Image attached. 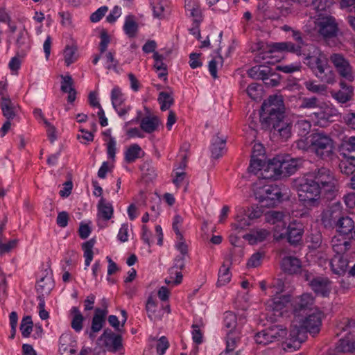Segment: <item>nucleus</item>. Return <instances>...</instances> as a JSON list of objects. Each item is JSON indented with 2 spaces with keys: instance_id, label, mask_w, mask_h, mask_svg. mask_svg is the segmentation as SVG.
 <instances>
[{
  "instance_id": "obj_1",
  "label": "nucleus",
  "mask_w": 355,
  "mask_h": 355,
  "mask_svg": "<svg viewBox=\"0 0 355 355\" xmlns=\"http://www.w3.org/2000/svg\"><path fill=\"white\" fill-rule=\"evenodd\" d=\"M338 180L327 168H317L304 175L298 187L300 200L307 202H316L321 195L331 200L338 191Z\"/></svg>"
},
{
  "instance_id": "obj_2",
  "label": "nucleus",
  "mask_w": 355,
  "mask_h": 355,
  "mask_svg": "<svg viewBox=\"0 0 355 355\" xmlns=\"http://www.w3.org/2000/svg\"><path fill=\"white\" fill-rule=\"evenodd\" d=\"M322 324V312L314 311L297 318H293L289 331V338L284 341L285 350H296L306 338V333L318 334Z\"/></svg>"
},
{
  "instance_id": "obj_3",
  "label": "nucleus",
  "mask_w": 355,
  "mask_h": 355,
  "mask_svg": "<svg viewBox=\"0 0 355 355\" xmlns=\"http://www.w3.org/2000/svg\"><path fill=\"white\" fill-rule=\"evenodd\" d=\"M306 46L307 55L304 58L303 62L321 81L328 84L334 83V73L328 65L326 55L315 45Z\"/></svg>"
},
{
  "instance_id": "obj_4",
  "label": "nucleus",
  "mask_w": 355,
  "mask_h": 355,
  "mask_svg": "<svg viewBox=\"0 0 355 355\" xmlns=\"http://www.w3.org/2000/svg\"><path fill=\"white\" fill-rule=\"evenodd\" d=\"M234 219L236 222L264 220L266 222H280L287 219L288 215L280 211H266L262 206L236 207Z\"/></svg>"
},
{
  "instance_id": "obj_5",
  "label": "nucleus",
  "mask_w": 355,
  "mask_h": 355,
  "mask_svg": "<svg viewBox=\"0 0 355 355\" xmlns=\"http://www.w3.org/2000/svg\"><path fill=\"white\" fill-rule=\"evenodd\" d=\"M284 104L281 95L270 96L261 105L260 122L261 128L267 130L270 128V121L284 116Z\"/></svg>"
},
{
  "instance_id": "obj_6",
  "label": "nucleus",
  "mask_w": 355,
  "mask_h": 355,
  "mask_svg": "<svg viewBox=\"0 0 355 355\" xmlns=\"http://www.w3.org/2000/svg\"><path fill=\"white\" fill-rule=\"evenodd\" d=\"M255 198L266 207H273L281 202L282 192L279 187L273 184H263L261 182L253 184Z\"/></svg>"
},
{
  "instance_id": "obj_7",
  "label": "nucleus",
  "mask_w": 355,
  "mask_h": 355,
  "mask_svg": "<svg viewBox=\"0 0 355 355\" xmlns=\"http://www.w3.org/2000/svg\"><path fill=\"white\" fill-rule=\"evenodd\" d=\"M310 148L318 157L327 159L334 154V141L324 132L313 133L310 136Z\"/></svg>"
},
{
  "instance_id": "obj_8",
  "label": "nucleus",
  "mask_w": 355,
  "mask_h": 355,
  "mask_svg": "<svg viewBox=\"0 0 355 355\" xmlns=\"http://www.w3.org/2000/svg\"><path fill=\"white\" fill-rule=\"evenodd\" d=\"M329 59L340 77L349 82L354 81L355 71L349 60L343 54L334 53L330 55Z\"/></svg>"
},
{
  "instance_id": "obj_9",
  "label": "nucleus",
  "mask_w": 355,
  "mask_h": 355,
  "mask_svg": "<svg viewBox=\"0 0 355 355\" xmlns=\"http://www.w3.org/2000/svg\"><path fill=\"white\" fill-rule=\"evenodd\" d=\"M313 23L317 32L324 38H331L336 36L338 31L336 19L331 15L319 14Z\"/></svg>"
},
{
  "instance_id": "obj_10",
  "label": "nucleus",
  "mask_w": 355,
  "mask_h": 355,
  "mask_svg": "<svg viewBox=\"0 0 355 355\" xmlns=\"http://www.w3.org/2000/svg\"><path fill=\"white\" fill-rule=\"evenodd\" d=\"M284 224L282 223L281 226L277 225L275 228L274 239L279 241L286 237L291 244H295L300 241L302 237L303 229L297 226L298 223H289L287 227L284 226Z\"/></svg>"
},
{
  "instance_id": "obj_11",
  "label": "nucleus",
  "mask_w": 355,
  "mask_h": 355,
  "mask_svg": "<svg viewBox=\"0 0 355 355\" xmlns=\"http://www.w3.org/2000/svg\"><path fill=\"white\" fill-rule=\"evenodd\" d=\"M322 222H343L354 219L345 211L340 202H335L326 207L321 214Z\"/></svg>"
},
{
  "instance_id": "obj_12",
  "label": "nucleus",
  "mask_w": 355,
  "mask_h": 355,
  "mask_svg": "<svg viewBox=\"0 0 355 355\" xmlns=\"http://www.w3.org/2000/svg\"><path fill=\"white\" fill-rule=\"evenodd\" d=\"M310 44H301L297 43V44L291 42H276L273 43L271 45V49L270 53L273 51L277 52H291L296 54L297 55H304L306 57L307 55V49L306 46H309Z\"/></svg>"
},
{
  "instance_id": "obj_13",
  "label": "nucleus",
  "mask_w": 355,
  "mask_h": 355,
  "mask_svg": "<svg viewBox=\"0 0 355 355\" xmlns=\"http://www.w3.org/2000/svg\"><path fill=\"white\" fill-rule=\"evenodd\" d=\"M313 297L309 293H304L298 297L294 305V318L307 315L308 313L314 311L315 307H313Z\"/></svg>"
},
{
  "instance_id": "obj_14",
  "label": "nucleus",
  "mask_w": 355,
  "mask_h": 355,
  "mask_svg": "<svg viewBox=\"0 0 355 355\" xmlns=\"http://www.w3.org/2000/svg\"><path fill=\"white\" fill-rule=\"evenodd\" d=\"M99 340L103 342L106 349L112 352H118L123 347L121 336L109 329L104 330Z\"/></svg>"
},
{
  "instance_id": "obj_15",
  "label": "nucleus",
  "mask_w": 355,
  "mask_h": 355,
  "mask_svg": "<svg viewBox=\"0 0 355 355\" xmlns=\"http://www.w3.org/2000/svg\"><path fill=\"white\" fill-rule=\"evenodd\" d=\"M280 171L282 176H289L295 173L301 165V159H295L290 155H277Z\"/></svg>"
},
{
  "instance_id": "obj_16",
  "label": "nucleus",
  "mask_w": 355,
  "mask_h": 355,
  "mask_svg": "<svg viewBox=\"0 0 355 355\" xmlns=\"http://www.w3.org/2000/svg\"><path fill=\"white\" fill-rule=\"evenodd\" d=\"M273 130V134L279 136L283 141L287 140L291 136V125L285 119H277L270 121V128Z\"/></svg>"
},
{
  "instance_id": "obj_17",
  "label": "nucleus",
  "mask_w": 355,
  "mask_h": 355,
  "mask_svg": "<svg viewBox=\"0 0 355 355\" xmlns=\"http://www.w3.org/2000/svg\"><path fill=\"white\" fill-rule=\"evenodd\" d=\"M282 175V171H280L277 156L270 159L266 165L263 166L262 170L261 171V175L263 179L276 180L281 177Z\"/></svg>"
},
{
  "instance_id": "obj_18",
  "label": "nucleus",
  "mask_w": 355,
  "mask_h": 355,
  "mask_svg": "<svg viewBox=\"0 0 355 355\" xmlns=\"http://www.w3.org/2000/svg\"><path fill=\"white\" fill-rule=\"evenodd\" d=\"M313 291L322 296H327L330 292V282L327 277H312L309 283Z\"/></svg>"
},
{
  "instance_id": "obj_19",
  "label": "nucleus",
  "mask_w": 355,
  "mask_h": 355,
  "mask_svg": "<svg viewBox=\"0 0 355 355\" xmlns=\"http://www.w3.org/2000/svg\"><path fill=\"white\" fill-rule=\"evenodd\" d=\"M344 338L339 340L334 351L338 353H348L355 351V334H350L349 331Z\"/></svg>"
},
{
  "instance_id": "obj_20",
  "label": "nucleus",
  "mask_w": 355,
  "mask_h": 355,
  "mask_svg": "<svg viewBox=\"0 0 355 355\" xmlns=\"http://www.w3.org/2000/svg\"><path fill=\"white\" fill-rule=\"evenodd\" d=\"M226 139L219 137L218 134L214 137L211 144V157L214 159H218L226 152L225 149Z\"/></svg>"
},
{
  "instance_id": "obj_21",
  "label": "nucleus",
  "mask_w": 355,
  "mask_h": 355,
  "mask_svg": "<svg viewBox=\"0 0 355 355\" xmlns=\"http://www.w3.org/2000/svg\"><path fill=\"white\" fill-rule=\"evenodd\" d=\"M330 264L334 273L343 275L347 271L348 259L347 256L334 255L331 260Z\"/></svg>"
},
{
  "instance_id": "obj_22",
  "label": "nucleus",
  "mask_w": 355,
  "mask_h": 355,
  "mask_svg": "<svg viewBox=\"0 0 355 355\" xmlns=\"http://www.w3.org/2000/svg\"><path fill=\"white\" fill-rule=\"evenodd\" d=\"M270 235V232L266 229L252 230L248 234H245L243 238L248 241L251 245L265 241Z\"/></svg>"
},
{
  "instance_id": "obj_23",
  "label": "nucleus",
  "mask_w": 355,
  "mask_h": 355,
  "mask_svg": "<svg viewBox=\"0 0 355 355\" xmlns=\"http://www.w3.org/2000/svg\"><path fill=\"white\" fill-rule=\"evenodd\" d=\"M341 89L336 92L333 96L340 103H345L352 100L354 89L351 85H347L343 81L340 83Z\"/></svg>"
},
{
  "instance_id": "obj_24",
  "label": "nucleus",
  "mask_w": 355,
  "mask_h": 355,
  "mask_svg": "<svg viewBox=\"0 0 355 355\" xmlns=\"http://www.w3.org/2000/svg\"><path fill=\"white\" fill-rule=\"evenodd\" d=\"M282 270L288 274H295L301 270L300 261L293 257H286L282 260Z\"/></svg>"
},
{
  "instance_id": "obj_25",
  "label": "nucleus",
  "mask_w": 355,
  "mask_h": 355,
  "mask_svg": "<svg viewBox=\"0 0 355 355\" xmlns=\"http://www.w3.org/2000/svg\"><path fill=\"white\" fill-rule=\"evenodd\" d=\"M184 256H177L174 260L173 266L169 268V274L171 278H173V275L175 276V279L173 282L174 284H179L182 280V274L181 271H178V269L182 270L184 268Z\"/></svg>"
},
{
  "instance_id": "obj_26",
  "label": "nucleus",
  "mask_w": 355,
  "mask_h": 355,
  "mask_svg": "<svg viewBox=\"0 0 355 355\" xmlns=\"http://www.w3.org/2000/svg\"><path fill=\"white\" fill-rule=\"evenodd\" d=\"M0 106L3 115L6 119H13L15 117L17 114L16 107L10 97L3 96L0 100Z\"/></svg>"
},
{
  "instance_id": "obj_27",
  "label": "nucleus",
  "mask_w": 355,
  "mask_h": 355,
  "mask_svg": "<svg viewBox=\"0 0 355 355\" xmlns=\"http://www.w3.org/2000/svg\"><path fill=\"white\" fill-rule=\"evenodd\" d=\"M107 313V311L106 308L105 309L99 308H96L95 309V314L93 316L91 327L92 332H98L102 329L103 324L105 322V316Z\"/></svg>"
},
{
  "instance_id": "obj_28",
  "label": "nucleus",
  "mask_w": 355,
  "mask_h": 355,
  "mask_svg": "<svg viewBox=\"0 0 355 355\" xmlns=\"http://www.w3.org/2000/svg\"><path fill=\"white\" fill-rule=\"evenodd\" d=\"M113 215V207L112 204L101 198L98 204V216L103 220L111 219Z\"/></svg>"
},
{
  "instance_id": "obj_29",
  "label": "nucleus",
  "mask_w": 355,
  "mask_h": 355,
  "mask_svg": "<svg viewBox=\"0 0 355 355\" xmlns=\"http://www.w3.org/2000/svg\"><path fill=\"white\" fill-rule=\"evenodd\" d=\"M185 9L193 18L194 22L200 23L202 21L201 10L197 0H185Z\"/></svg>"
},
{
  "instance_id": "obj_30",
  "label": "nucleus",
  "mask_w": 355,
  "mask_h": 355,
  "mask_svg": "<svg viewBox=\"0 0 355 355\" xmlns=\"http://www.w3.org/2000/svg\"><path fill=\"white\" fill-rule=\"evenodd\" d=\"M54 282L52 277L46 275L42 277L37 284L36 288L37 292L42 295H48L53 289Z\"/></svg>"
},
{
  "instance_id": "obj_31",
  "label": "nucleus",
  "mask_w": 355,
  "mask_h": 355,
  "mask_svg": "<svg viewBox=\"0 0 355 355\" xmlns=\"http://www.w3.org/2000/svg\"><path fill=\"white\" fill-rule=\"evenodd\" d=\"M173 230L177 235L178 242L175 247L180 251V255L185 257L188 254V246L184 241L183 232L181 231L178 223L173 224Z\"/></svg>"
},
{
  "instance_id": "obj_32",
  "label": "nucleus",
  "mask_w": 355,
  "mask_h": 355,
  "mask_svg": "<svg viewBox=\"0 0 355 355\" xmlns=\"http://www.w3.org/2000/svg\"><path fill=\"white\" fill-rule=\"evenodd\" d=\"M268 330L269 332L268 336L270 338H272V343L275 341L283 340L282 345L283 348L284 349V341H286V340L289 338V336L286 337L287 335L286 329H284L282 326H275L268 329Z\"/></svg>"
},
{
  "instance_id": "obj_33",
  "label": "nucleus",
  "mask_w": 355,
  "mask_h": 355,
  "mask_svg": "<svg viewBox=\"0 0 355 355\" xmlns=\"http://www.w3.org/2000/svg\"><path fill=\"white\" fill-rule=\"evenodd\" d=\"M159 124V120L157 116H146L141 121V128L146 133H152L155 131Z\"/></svg>"
},
{
  "instance_id": "obj_34",
  "label": "nucleus",
  "mask_w": 355,
  "mask_h": 355,
  "mask_svg": "<svg viewBox=\"0 0 355 355\" xmlns=\"http://www.w3.org/2000/svg\"><path fill=\"white\" fill-rule=\"evenodd\" d=\"M270 72V70L268 67L254 66L248 70V73L253 79L267 80Z\"/></svg>"
},
{
  "instance_id": "obj_35",
  "label": "nucleus",
  "mask_w": 355,
  "mask_h": 355,
  "mask_svg": "<svg viewBox=\"0 0 355 355\" xmlns=\"http://www.w3.org/2000/svg\"><path fill=\"white\" fill-rule=\"evenodd\" d=\"M336 232L340 235L355 240V223H335Z\"/></svg>"
},
{
  "instance_id": "obj_36",
  "label": "nucleus",
  "mask_w": 355,
  "mask_h": 355,
  "mask_svg": "<svg viewBox=\"0 0 355 355\" xmlns=\"http://www.w3.org/2000/svg\"><path fill=\"white\" fill-rule=\"evenodd\" d=\"M349 247L350 242L348 241H341L336 237L332 240V248L335 255L346 256L345 254Z\"/></svg>"
},
{
  "instance_id": "obj_37",
  "label": "nucleus",
  "mask_w": 355,
  "mask_h": 355,
  "mask_svg": "<svg viewBox=\"0 0 355 355\" xmlns=\"http://www.w3.org/2000/svg\"><path fill=\"white\" fill-rule=\"evenodd\" d=\"M143 153L141 147L138 144L131 145L125 152V159L128 163L134 162L137 159L141 157L140 154Z\"/></svg>"
},
{
  "instance_id": "obj_38",
  "label": "nucleus",
  "mask_w": 355,
  "mask_h": 355,
  "mask_svg": "<svg viewBox=\"0 0 355 355\" xmlns=\"http://www.w3.org/2000/svg\"><path fill=\"white\" fill-rule=\"evenodd\" d=\"M123 30L130 37L135 36L138 30V24L135 21L134 16L128 15L126 17L123 25Z\"/></svg>"
},
{
  "instance_id": "obj_39",
  "label": "nucleus",
  "mask_w": 355,
  "mask_h": 355,
  "mask_svg": "<svg viewBox=\"0 0 355 355\" xmlns=\"http://www.w3.org/2000/svg\"><path fill=\"white\" fill-rule=\"evenodd\" d=\"M153 58L155 59L154 67L157 71H161V72L158 74V76L159 78H164L166 80L167 76V69L166 64L163 62L164 56L159 54L157 52H155L153 54Z\"/></svg>"
},
{
  "instance_id": "obj_40",
  "label": "nucleus",
  "mask_w": 355,
  "mask_h": 355,
  "mask_svg": "<svg viewBox=\"0 0 355 355\" xmlns=\"http://www.w3.org/2000/svg\"><path fill=\"white\" fill-rule=\"evenodd\" d=\"M158 101L160 104V109L162 111H165L169 109V107L173 104L174 99L172 96V93L162 92L159 94Z\"/></svg>"
},
{
  "instance_id": "obj_41",
  "label": "nucleus",
  "mask_w": 355,
  "mask_h": 355,
  "mask_svg": "<svg viewBox=\"0 0 355 355\" xmlns=\"http://www.w3.org/2000/svg\"><path fill=\"white\" fill-rule=\"evenodd\" d=\"M94 240L90 239L85 243H84L82 245V248L84 251V257L85 258V264L86 267H88L90 265L91 261L93 259V247L94 245Z\"/></svg>"
},
{
  "instance_id": "obj_42",
  "label": "nucleus",
  "mask_w": 355,
  "mask_h": 355,
  "mask_svg": "<svg viewBox=\"0 0 355 355\" xmlns=\"http://www.w3.org/2000/svg\"><path fill=\"white\" fill-rule=\"evenodd\" d=\"M311 128V122L306 119L297 120L294 125L295 130L302 137L308 135L310 132Z\"/></svg>"
},
{
  "instance_id": "obj_43",
  "label": "nucleus",
  "mask_w": 355,
  "mask_h": 355,
  "mask_svg": "<svg viewBox=\"0 0 355 355\" xmlns=\"http://www.w3.org/2000/svg\"><path fill=\"white\" fill-rule=\"evenodd\" d=\"M111 100L113 107L123 105L125 101L124 94L119 87H114L111 92Z\"/></svg>"
},
{
  "instance_id": "obj_44",
  "label": "nucleus",
  "mask_w": 355,
  "mask_h": 355,
  "mask_svg": "<svg viewBox=\"0 0 355 355\" xmlns=\"http://www.w3.org/2000/svg\"><path fill=\"white\" fill-rule=\"evenodd\" d=\"M231 279V274L230 272L229 267H226L223 264L218 272V278L216 283L217 286H223L230 282Z\"/></svg>"
},
{
  "instance_id": "obj_45",
  "label": "nucleus",
  "mask_w": 355,
  "mask_h": 355,
  "mask_svg": "<svg viewBox=\"0 0 355 355\" xmlns=\"http://www.w3.org/2000/svg\"><path fill=\"white\" fill-rule=\"evenodd\" d=\"M33 323L30 315L23 318L20 324V330L24 337L28 338L33 330Z\"/></svg>"
},
{
  "instance_id": "obj_46",
  "label": "nucleus",
  "mask_w": 355,
  "mask_h": 355,
  "mask_svg": "<svg viewBox=\"0 0 355 355\" xmlns=\"http://www.w3.org/2000/svg\"><path fill=\"white\" fill-rule=\"evenodd\" d=\"M156 309H157V302L156 300L152 297L150 296L148 298L146 304V310L148 313V318L151 320H155L157 319H160L159 317L156 314Z\"/></svg>"
},
{
  "instance_id": "obj_47",
  "label": "nucleus",
  "mask_w": 355,
  "mask_h": 355,
  "mask_svg": "<svg viewBox=\"0 0 355 355\" xmlns=\"http://www.w3.org/2000/svg\"><path fill=\"white\" fill-rule=\"evenodd\" d=\"M103 55L106 69L108 70L112 69L117 72L119 62L114 58V53L109 51L105 52Z\"/></svg>"
},
{
  "instance_id": "obj_48",
  "label": "nucleus",
  "mask_w": 355,
  "mask_h": 355,
  "mask_svg": "<svg viewBox=\"0 0 355 355\" xmlns=\"http://www.w3.org/2000/svg\"><path fill=\"white\" fill-rule=\"evenodd\" d=\"M224 325L227 329H230V331L232 332V330L237 327L236 315L231 311L225 312L224 314Z\"/></svg>"
},
{
  "instance_id": "obj_49",
  "label": "nucleus",
  "mask_w": 355,
  "mask_h": 355,
  "mask_svg": "<svg viewBox=\"0 0 355 355\" xmlns=\"http://www.w3.org/2000/svg\"><path fill=\"white\" fill-rule=\"evenodd\" d=\"M335 0H313L311 7L317 12L326 10L334 3Z\"/></svg>"
},
{
  "instance_id": "obj_50",
  "label": "nucleus",
  "mask_w": 355,
  "mask_h": 355,
  "mask_svg": "<svg viewBox=\"0 0 355 355\" xmlns=\"http://www.w3.org/2000/svg\"><path fill=\"white\" fill-rule=\"evenodd\" d=\"M64 62L67 66H69L77 59L76 49L72 46H66L64 51Z\"/></svg>"
},
{
  "instance_id": "obj_51",
  "label": "nucleus",
  "mask_w": 355,
  "mask_h": 355,
  "mask_svg": "<svg viewBox=\"0 0 355 355\" xmlns=\"http://www.w3.org/2000/svg\"><path fill=\"white\" fill-rule=\"evenodd\" d=\"M151 5L155 17L160 19L164 17L165 1L161 0L157 2L153 1Z\"/></svg>"
},
{
  "instance_id": "obj_52",
  "label": "nucleus",
  "mask_w": 355,
  "mask_h": 355,
  "mask_svg": "<svg viewBox=\"0 0 355 355\" xmlns=\"http://www.w3.org/2000/svg\"><path fill=\"white\" fill-rule=\"evenodd\" d=\"M318 106L319 100L318 98L315 96H312L310 98H303L301 100V103L300 105V107L303 109H313L316 108Z\"/></svg>"
},
{
  "instance_id": "obj_53",
  "label": "nucleus",
  "mask_w": 355,
  "mask_h": 355,
  "mask_svg": "<svg viewBox=\"0 0 355 355\" xmlns=\"http://www.w3.org/2000/svg\"><path fill=\"white\" fill-rule=\"evenodd\" d=\"M268 330H263L257 333L254 336L255 342L259 345H266L270 343H272V338H269Z\"/></svg>"
},
{
  "instance_id": "obj_54",
  "label": "nucleus",
  "mask_w": 355,
  "mask_h": 355,
  "mask_svg": "<svg viewBox=\"0 0 355 355\" xmlns=\"http://www.w3.org/2000/svg\"><path fill=\"white\" fill-rule=\"evenodd\" d=\"M261 85L257 83H252L248 85L246 92L250 98L257 100L260 97Z\"/></svg>"
},
{
  "instance_id": "obj_55",
  "label": "nucleus",
  "mask_w": 355,
  "mask_h": 355,
  "mask_svg": "<svg viewBox=\"0 0 355 355\" xmlns=\"http://www.w3.org/2000/svg\"><path fill=\"white\" fill-rule=\"evenodd\" d=\"M62 81L61 82V87L60 89L62 92L67 93L70 91H73L75 89L73 87V81L71 76H61Z\"/></svg>"
},
{
  "instance_id": "obj_56",
  "label": "nucleus",
  "mask_w": 355,
  "mask_h": 355,
  "mask_svg": "<svg viewBox=\"0 0 355 355\" xmlns=\"http://www.w3.org/2000/svg\"><path fill=\"white\" fill-rule=\"evenodd\" d=\"M239 341V337L233 336V332L229 331L227 334V340H226V353H229L232 352L236 346V343Z\"/></svg>"
},
{
  "instance_id": "obj_57",
  "label": "nucleus",
  "mask_w": 355,
  "mask_h": 355,
  "mask_svg": "<svg viewBox=\"0 0 355 355\" xmlns=\"http://www.w3.org/2000/svg\"><path fill=\"white\" fill-rule=\"evenodd\" d=\"M340 172L347 175L353 174L355 171V166L344 159H340L339 163Z\"/></svg>"
},
{
  "instance_id": "obj_58",
  "label": "nucleus",
  "mask_w": 355,
  "mask_h": 355,
  "mask_svg": "<svg viewBox=\"0 0 355 355\" xmlns=\"http://www.w3.org/2000/svg\"><path fill=\"white\" fill-rule=\"evenodd\" d=\"M305 87L309 91L313 93H321L325 91L326 87L322 85H317L315 84V81L313 80H307L304 83Z\"/></svg>"
},
{
  "instance_id": "obj_59",
  "label": "nucleus",
  "mask_w": 355,
  "mask_h": 355,
  "mask_svg": "<svg viewBox=\"0 0 355 355\" xmlns=\"http://www.w3.org/2000/svg\"><path fill=\"white\" fill-rule=\"evenodd\" d=\"M264 254L261 252H256L253 254L248 259L247 266L248 268H256L261 265V259Z\"/></svg>"
},
{
  "instance_id": "obj_60",
  "label": "nucleus",
  "mask_w": 355,
  "mask_h": 355,
  "mask_svg": "<svg viewBox=\"0 0 355 355\" xmlns=\"http://www.w3.org/2000/svg\"><path fill=\"white\" fill-rule=\"evenodd\" d=\"M302 66L300 63L297 64H290L286 65H278L276 67V69L281 71L284 73H291L295 71L300 70Z\"/></svg>"
},
{
  "instance_id": "obj_61",
  "label": "nucleus",
  "mask_w": 355,
  "mask_h": 355,
  "mask_svg": "<svg viewBox=\"0 0 355 355\" xmlns=\"http://www.w3.org/2000/svg\"><path fill=\"white\" fill-rule=\"evenodd\" d=\"M132 232V229L129 227L128 223H123L119 230L118 234V239L121 242H125L128 240L130 232Z\"/></svg>"
},
{
  "instance_id": "obj_62",
  "label": "nucleus",
  "mask_w": 355,
  "mask_h": 355,
  "mask_svg": "<svg viewBox=\"0 0 355 355\" xmlns=\"http://www.w3.org/2000/svg\"><path fill=\"white\" fill-rule=\"evenodd\" d=\"M142 170L144 171V176L148 180H153L157 176L156 170L154 167L150 166L148 163H145L143 165Z\"/></svg>"
},
{
  "instance_id": "obj_63",
  "label": "nucleus",
  "mask_w": 355,
  "mask_h": 355,
  "mask_svg": "<svg viewBox=\"0 0 355 355\" xmlns=\"http://www.w3.org/2000/svg\"><path fill=\"white\" fill-rule=\"evenodd\" d=\"M169 346L168 341L165 336H162L157 343L156 349L157 352L159 355H162L165 353V351Z\"/></svg>"
},
{
  "instance_id": "obj_64",
  "label": "nucleus",
  "mask_w": 355,
  "mask_h": 355,
  "mask_svg": "<svg viewBox=\"0 0 355 355\" xmlns=\"http://www.w3.org/2000/svg\"><path fill=\"white\" fill-rule=\"evenodd\" d=\"M108 8L107 6H102L97 10L93 12L90 16V19L92 22L99 21L102 17L105 15Z\"/></svg>"
}]
</instances>
